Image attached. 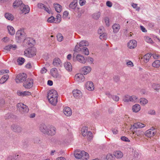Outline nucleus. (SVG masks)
Masks as SVG:
<instances>
[{
	"label": "nucleus",
	"instance_id": "f257e3e1",
	"mask_svg": "<svg viewBox=\"0 0 160 160\" xmlns=\"http://www.w3.org/2000/svg\"><path fill=\"white\" fill-rule=\"evenodd\" d=\"M74 156L76 158H82L83 160H87L89 158L88 153L83 151H75L74 153Z\"/></svg>",
	"mask_w": 160,
	"mask_h": 160
},
{
	"label": "nucleus",
	"instance_id": "f03ea898",
	"mask_svg": "<svg viewBox=\"0 0 160 160\" xmlns=\"http://www.w3.org/2000/svg\"><path fill=\"white\" fill-rule=\"evenodd\" d=\"M73 60L83 64L85 63L86 62V59L82 55L80 54H77L75 52L74 53L73 55Z\"/></svg>",
	"mask_w": 160,
	"mask_h": 160
},
{
	"label": "nucleus",
	"instance_id": "7ed1b4c3",
	"mask_svg": "<svg viewBox=\"0 0 160 160\" xmlns=\"http://www.w3.org/2000/svg\"><path fill=\"white\" fill-rule=\"evenodd\" d=\"M17 107L22 113L28 112L29 109L28 107L22 103H19L17 105Z\"/></svg>",
	"mask_w": 160,
	"mask_h": 160
},
{
	"label": "nucleus",
	"instance_id": "20e7f679",
	"mask_svg": "<svg viewBox=\"0 0 160 160\" xmlns=\"http://www.w3.org/2000/svg\"><path fill=\"white\" fill-rule=\"evenodd\" d=\"M27 77V76L25 73H21L17 75L15 80L17 83H19L24 81Z\"/></svg>",
	"mask_w": 160,
	"mask_h": 160
},
{
	"label": "nucleus",
	"instance_id": "39448f33",
	"mask_svg": "<svg viewBox=\"0 0 160 160\" xmlns=\"http://www.w3.org/2000/svg\"><path fill=\"white\" fill-rule=\"evenodd\" d=\"M24 55L27 57L31 58L36 55V52L34 49L28 48L25 51Z\"/></svg>",
	"mask_w": 160,
	"mask_h": 160
},
{
	"label": "nucleus",
	"instance_id": "423d86ee",
	"mask_svg": "<svg viewBox=\"0 0 160 160\" xmlns=\"http://www.w3.org/2000/svg\"><path fill=\"white\" fill-rule=\"evenodd\" d=\"M137 98L135 96H130L128 95H125L123 98V101L127 102H135L136 101Z\"/></svg>",
	"mask_w": 160,
	"mask_h": 160
},
{
	"label": "nucleus",
	"instance_id": "0eeeda50",
	"mask_svg": "<svg viewBox=\"0 0 160 160\" xmlns=\"http://www.w3.org/2000/svg\"><path fill=\"white\" fill-rule=\"evenodd\" d=\"M16 39L18 42L21 41L23 40H24L25 39L24 36V33L22 31L18 30L16 33Z\"/></svg>",
	"mask_w": 160,
	"mask_h": 160
},
{
	"label": "nucleus",
	"instance_id": "6e6552de",
	"mask_svg": "<svg viewBox=\"0 0 160 160\" xmlns=\"http://www.w3.org/2000/svg\"><path fill=\"white\" fill-rule=\"evenodd\" d=\"M33 85V81L31 78L26 79L23 83V86L26 88H30Z\"/></svg>",
	"mask_w": 160,
	"mask_h": 160
},
{
	"label": "nucleus",
	"instance_id": "1a4fd4ad",
	"mask_svg": "<svg viewBox=\"0 0 160 160\" xmlns=\"http://www.w3.org/2000/svg\"><path fill=\"white\" fill-rule=\"evenodd\" d=\"M155 133V128L152 127L146 131L145 133V135L148 138H151L153 137Z\"/></svg>",
	"mask_w": 160,
	"mask_h": 160
},
{
	"label": "nucleus",
	"instance_id": "9d476101",
	"mask_svg": "<svg viewBox=\"0 0 160 160\" xmlns=\"http://www.w3.org/2000/svg\"><path fill=\"white\" fill-rule=\"evenodd\" d=\"M56 133V128L52 126H48V130L47 131V134L53 135Z\"/></svg>",
	"mask_w": 160,
	"mask_h": 160
},
{
	"label": "nucleus",
	"instance_id": "9b49d317",
	"mask_svg": "<svg viewBox=\"0 0 160 160\" xmlns=\"http://www.w3.org/2000/svg\"><path fill=\"white\" fill-rule=\"evenodd\" d=\"M38 7L43 10H44L48 13H51V11L50 8H49L46 7L45 5H44L42 3H39L37 4Z\"/></svg>",
	"mask_w": 160,
	"mask_h": 160
},
{
	"label": "nucleus",
	"instance_id": "f8f14e48",
	"mask_svg": "<svg viewBox=\"0 0 160 160\" xmlns=\"http://www.w3.org/2000/svg\"><path fill=\"white\" fill-rule=\"evenodd\" d=\"M20 9L22 11V13L25 14L28 13L30 11V8L28 5H25L24 4H22Z\"/></svg>",
	"mask_w": 160,
	"mask_h": 160
},
{
	"label": "nucleus",
	"instance_id": "ddd939ff",
	"mask_svg": "<svg viewBox=\"0 0 160 160\" xmlns=\"http://www.w3.org/2000/svg\"><path fill=\"white\" fill-rule=\"evenodd\" d=\"M85 79V78L82 74L78 73L75 76V79L78 82H83Z\"/></svg>",
	"mask_w": 160,
	"mask_h": 160
},
{
	"label": "nucleus",
	"instance_id": "4468645a",
	"mask_svg": "<svg viewBox=\"0 0 160 160\" xmlns=\"http://www.w3.org/2000/svg\"><path fill=\"white\" fill-rule=\"evenodd\" d=\"M58 93L57 91L53 89L50 90L48 93V98H57Z\"/></svg>",
	"mask_w": 160,
	"mask_h": 160
},
{
	"label": "nucleus",
	"instance_id": "2eb2a0df",
	"mask_svg": "<svg viewBox=\"0 0 160 160\" xmlns=\"http://www.w3.org/2000/svg\"><path fill=\"white\" fill-rule=\"evenodd\" d=\"M91 68L90 66H84L81 69V71L84 75H87L91 71Z\"/></svg>",
	"mask_w": 160,
	"mask_h": 160
},
{
	"label": "nucleus",
	"instance_id": "dca6fc26",
	"mask_svg": "<svg viewBox=\"0 0 160 160\" xmlns=\"http://www.w3.org/2000/svg\"><path fill=\"white\" fill-rule=\"evenodd\" d=\"M145 125L144 124L142 123L141 122H138L137 123H134L133 125H132L130 128V130H132V128L133 127V129L134 128H142L145 127Z\"/></svg>",
	"mask_w": 160,
	"mask_h": 160
},
{
	"label": "nucleus",
	"instance_id": "f3484780",
	"mask_svg": "<svg viewBox=\"0 0 160 160\" xmlns=\"http://www.w3.org/2000/svg\"><path fill=\"white\" fill-rule=\"evenodd\" d=\"M137 45V42L136 40H130L128 44V46L130 49L134 48Z\"/></svg>",
	"mask_w": 160,
	"mask_h": 160
},
{
	"label": "nucleus",
	"instance_id": "a211bd4d",
	"mask_svg": "<svg viewBox=\"0 0 160 160\" xmlns=\"http://www.w3.org/2000/svg\"><path fill=\"white\" fill-rule=\"evenodd\" d=\"M72 93L74 97L77 98H79L82 96V93L79 90H74L73 91Z\"/></svg>",
	"mask_w": 160,
	"mask_h": 160
},
{
	"label": "nucleus",
	"instance_id": "6ab92c4d",
	"mask_svg": "<svg viewBox=\"0 0 160 160\" xmlns=\"http://www.w3.org/2000/svg\"><path fill=\"white\" fill-rule=\"evenodd\" d=\"M50 74L54 78H58L59 74L58 70L55 68H52L50 70Z\"/></svg>",
	"mask_w": 160,
	"mask_h": 160
},
{
	"label": "nucleus",
	"instance_id": "aec40b11",
	"mask_svg": "<svg viewBox=\"0 0 160 160\" xmlns=\"http://www.w3.org/2000/svg\"><path fill=\"white\" fill-rule=\"evenodd\" d=\"M86 87L87 89L89 91H93L94 90L93 83L91 81H88L86 84Z\"/></svg>",
	"mask_w": 160,
	"mask_h": 160
},
{
	"label": "nucleus",
	"instance_id": "412c9836",
	"mask_svg": "<svg viewBox=\"0 0 160 160\" xmlns=\"http://www.w3.org/2000/svg\"><path fill=\"white\" fill-rule=\"evenodd\" d=\"M64 114L67 116H70L72 114L71 108L68 107H65L63 110Z\"/></svg>",
	"mask_w": 160,
	"mask_h": 160
},
{
	"label": "nucleus",
	"instance_id": "4be33fe9",
	"mask_svg": "<svg viewBox=\"0 0 160 160\" xmlns=\"http://www.w3.org/2000/svg\"><path fill=\"white\" fill-rule=\"evenodd\" d=\"M11 129L14 132L19 133L22 131V128L19 126L13 125L12 126Z\"/></svg>",
	"mask_w": 160,
	"mask_h": 160
},
{
	"label": "nucleus",
	"instance_id": "5701e85b",
	"mask_svg": "<svg viewBox=\"0 0 160 160\" xmlns=\"http://www.w3.org/2000/svg\"><path fill=\"white\" fill-rule=\"evenodd\" d=\"M48 128V126H47L44 124H42L40 126V130L43 133L46 134Z\"/></svg>",
	"mask_w": 160,
	"mask_h": 160
},
{
	"label": "nucleus",
	"instance_id": "b1692460",
	"mask_svg": "<svg viewBox=\"0 0 160 160\" xmlns=\"http://www.w3.org/2000/svg\"><path fill=\"white\" fill-rule=\"evenodd\" d=\"M22 1L21 0H16L13 3V6L14 8H17L18 7H21L22 4H23Z\"/></svg>",
	"mask_w": 160,
	"mask_h": 160
},
{
	"label": "nucleus",
	"instance_id": "393cba45",
	"mask_svg": "<svg viewBox=\"0 0 160 160\" xmlns=\"http://www.w3.org/2000/svg\"><path fill=\"white\" fill-rule=\"evenodd\" d=\"M8 33L11 35H13L15 33V30L14 28L10 25L8 26L7 27Z\"/></svg>",
	"mask_w": 160,
	"mask_h": 160
},
{
	"label": "nucleus",
	"instance_id": "a878e982",
	"mask_svg": "<svg viewBox=\"0 0 160 160\" xmlns=\"http://www.w3.org/2000/svg\"><path fill=\"white\" fill-rule=\"evenodd\" d=\"M24 42H28V44L29 45L31 44L34 45L35 43V40L33 39L32 38H26L24 40Z\"/></svg>",
	"mask_w": 160,
	"mask_h": 160
},
{
	"label": "nucleus",
	"instance_id": "bb28decb",
	"mask_svg": "<svg viewBox=\"0 0 160 160\" xmlns=\"http://www.w3.org/2000/svg\"><path fill=\"white\" fill-rule=\"evenodd\" d=\"M64 67L67 70L69 71L72 70V67L71 63L69 62H66L64 63Z\"/></svg>",
	"mask_w": 160,
	"mask_h": 160
},
{
	"label": "nucleus",
	"instance_id": "cd10ccee",
	"mask_svg": "<svg viewBox=\"0 0 160 160\" xmlns=\"http://www.w3.org/2000/svg\"><path fill=\"white\" fill-rule=\"evenodd\" d=\"M61 62L60 59L58 58H55L53 61V64L56 67L61 66Z\"/></svg>",
	"mask_w": 160,
	"mask_h": 160
},
{
	"label": "nucleus",
	"instance_id": "c85d7f7f",
	"mask_svg": "<svg viewBox=\"0 0 160 160\" xmlns=\"http://www.w3.org/2000/svg\"><path fill=\"white\" fill-rule=\"evenodd\" d=\"M140 106L138 104H135L132 107L133 111L135 112H138L140 110Z\"/></svg>",
	"mask_w": 160,
	"mask_h": 160
},
{
	"label": "nucleus",
	"instance_id": "c756f323",
	"mask_svg": "<svg viewBox=\"0 0 160 160\" xmlns=\"http://www.w3.org/2000/svg\"><path fill=\"white\" fill-rule=\"evenodd\" d=\"M4 16L7 19L9 20L12 21L14 19V17L13 15L9 13H5Z\"/></svg>",
	"mask_w": 160,
	"mask_h": 160
},
{
	"label": "nucleus",
	"instance_id": "7c9ffc66",
	"mask_svg": "<svg viewBox=\"0 0 160 160\" xmlns=\"http://www.w3.org/2000/svg\"><path fill=\"white\" fill-rule=\"evenodd\" d=\"M113 32L114 33H116L118 32L120 29V26L118 24H115L112 26Z\"/></svg>",
	"mask_w": 160,
	"mask_h": 160
},
{
	"label": "nucleus",
	"instance_id": "2f4dec72",
	"mask_svg": "<svg viewBox=\"0 0 160 160\" xmlns=\"http://www.w3.org/2000/svg\"><path fill=\"white\" fill-rule=\"evenodd\" d=\"M114 156L117 158H120L123 156L122 153L120 151H117L114 153Z\"/></svg>",
	"mask_w": 160,
	"mask_h": 160
},
{
	"label": "nucleus",
	"instance_id": "473e14b6",
	"mask_svg": "<svg viewBox=\"0 0 160 160\" xmlns=\"http://www.w3.org/2000/svg\"><path fill=\"white\" fill-rule=\"evenodd\" d=\"M49 102L53 105H55L57 102V98H48Z\"/></svg>",
	"mask_w": 160,
	"mask_h": 160
},
{
	"label": "nucleus",
	"instance_id": "72a5a7b5",
	"mask_svg": "<svg viewBox=\"0 0 160 160\" xmlns=\"http://www.w3.org/2000/svg\"><path fill=\"white\" fill-rule=\"evenodd\" d=\"M9 76L8 74L3 75L0 79V83L3 84L8 79Z\"/></svg>",
	"mask_w": 160,
	"mask_h": 160
},
{
	"label": "nucleus",
	"instance_id": "f704fd0d",
	"mask_svg": "<svg viewBox=\"0 0 160 160\" xmlns=\"http://www.w3.org/2000/svg\"><path fill=\"white\" fill-rule=\"evenodd\" d=\"M54 6L57 12H61L62 7L59 4H54Z\"/></svg>",
	"mask_w": 160,
	"mask_h": 160
},
{
	"label": "nucleus",
	"instance_id": "c9c22d12",
	"mask_svg": "<svg viewBox=\"0 0 160 160\" xmlns=\"http://www.w3.org/2000/svg\"><path fill=\"white\" fill-rule=\"evenodd\" d=\"M88 131V128L86 127H83L82 129V133L83 136L85 137L87 136Z\"/></svg>",
	"mask_w": 160,
	"mask_h": 160
},
{
	"label": "nucleus",
	"instance_id": "e433bc0d",
	"mask_svg": "<svg viewBox=\"0 0 160 160\" xmlns=\"http://www.w3.org/2000/svg\"><path fill=\"white\" fill-rule=\"evenodd\" d=\"M152 55V54L151 53H148L145 55L143 56L144 62H148L149 61V60Z\"/></svg>",
	"mask_w": 160,
	"mask_h": 160
},
{
	"label": "nucleus",
	"instance_id": "4c0bfd02",
	"mask_svg": "<svg viewBox=\"0 0 160 160\" xmlns=\"http://www.w3.org/2000/svg\"><path fill=\"white\" fill-rule=\"evenodd\" d=\"M77 5V0H74L69 5V7L70 8L74 9L75 8Z\"/></svg>",
	"mask_w": 160,
	"mask_h": 160
},
{
	"label": "nucleus",
	"instance_id": "58836bf2",
	"mask_svg": "<svg viewBox=\"0 0 160 160\" xmlns=\"http://www.w3.org/2000/svg\"><path fill=\"white\" fill-rule=\"evenodd\" d=\"M134 133H135V135L137 136L141 137L144 135V132L142 131L138 130L133 132V134Z\"/></svg>",
	"mask_w": 160,
	"mask_h": 160
},
{
	"label": "nucleus",
	"instance_id": "ea45409f",
	"mask_svg": "<svg viewBox=\"0 0 160 160\" xmlns=\"http://www.w3.org/2000/svg\"><path fill=\"white\" fill-rule=\"evenodd\" d=\"M80 47H83L84 46H87L89 45L88 42L86 41H82L79 44Z\"/></svg>",
	"mask_w": 160,
	"mask_h": 160
},
{
	"label": "nucleus",
	"instance_id": "a19ab883",
	"mask_svg": "<svg viewBox=\"0 0 160 160\" xmlns=\"http://www.w3.org/2000/svg\"><path fill=\"white\" fill-rule=\"evenodd\" d=\"M18 155H13L9 156L8 158V160H16L19 158Z\"/></svg>",
	"mask_w": 160,
	"mask_h": 160
},
{
	"label": "nucleus",
	"instance_id": "79ce46f5",
	"mask_svg": "<svg viewBox=\"0 0 160 160\" xmlns=\"http://www.w3.org/2000/svg\"><path fill=\"white\" fill-rule=\"evenodd\" d=\"M109 94L108 98H112L113 100L116 101H119V97L116 95L112 96L110 95V93H108Z\"/></svg>",
	"mask_w": 160,
	"mask_h": 160
},
{
	"label": "nucleus",
	"instance_id": "37998d69",
	"mask_svg": "<svg viewBox=\"0 0 160 160\" xmlns=\"http://www.w3.org/2000/svg\"><path fill=\"white\" fill-rule=\"evenodd\" d=\"M160 66V61L156 60L152 63V66L154 67L158 68Z\"/></svg>",
	"mask_w": 160,
	"mask_h": 160
},
{
	"label": "nucleus",
	"instance_id": "c03bdc74",
	"mask_svg": "<svg viewBox=\"0 0 160 160\" xmlns=\"http://www.w3.org/2000/svg\"><path fill=\"white\" fill-rule=\"evenodd\" d=\"M140 102L141 104L144 105L148 103V100L144 98H141L140 100Z\"/></svg>",
	"mask_w": 160,
	"mask_h": 160
},
{
	"label": "nucleus",
	"instance_id": "a18cd8bd",
	"mask_svg": "<svg viewBox=\"0 0 160 160\" xmlns=\"http://www.w3.org/2000/svg\"><path fill=\"white\" fill-rule=\"evenodd\" d=\"M152 88L158 91L160 89V85L158 84L153 83L152 85Z\"/></svg>",
	"mask_w": 160,
	"mask_h": 160
},
{
	"label": "nucleus",
	"instance_id": "49530a36",
	"mask_svg": "<svg viewBox=\"0 0 160 160\" xmlns=\"http://www.w3.org/2000/svg\"><path fill=\"white\" fill-rule=\"evenodd\" d=\"M85 55H88L89 54V52L88 48L86 47L82 48V50L81 51Z\"/></svg>",
	"mask_w": 160,
	"mask_h": 160
},
{
	"label": "nucleus",
	"instance_id": "de8ad7c7",
	"mask_svg": "<svg viewBox=\"0 0 160 160\" xmlns=\"http://www.w3.org/2000/svg\"><path fill=\"white\" fill-rule=\"evenodd\" d=\"M25 61V59L19 57L17 59V62L19 65H21L24 63Z\"/></svg>",
	"mask_w": 160,
	"mask_h": 160
},
{
	"label": "nucleus",
	"instance_id": "09e8293b",
	"mask_svg": "<svg viewBox=\"0 0 160 160\" xmlns=\"http://www.w3.org/2000/svg\"><path fill=\"white\" fill-rule=\"evenodd\" d=\"M106 158L107 160H114V157L112 154L109 153L106 156Z\"/></svg>",
	"mask_w": 160,
	"mask_h": 160
},
{
	"label": "nucleus",
	"instance_id": "8fccbe9b",
	"mask_svg": "<svg viewBox=\"0 0 160 160\" xmlns=\"http://www.w3.org/2000/svg\"><path fill=\"white\" fill-rule=\"evenodd\" d=\"M144 40L147 42L152 43L153 42V41L151 38L148 36H145L144 37Z\"/></svg>",
	"mask_w": 160,
	"mask_h": 160
},
{
	"label": "nucleus",
	"instance_id": "3c124183",
	"mask_svg": "<svg viewBox=\"0 0 160 160\" xmlns=\"http://www.w3.org/2000/svg\"><path fill=\"white\" fill-rule=\"evenodd\" d=\"M99 38L101 39L106 40L107 38V34L105 33H103L100 35Z\"/></svg>",
	"mask_w": 160,
	"mask_h": 160
},
{
	"label": "nucleus",
	"instance_id": "603ef678",
	"mask_svg": "<svg viewBox=\"0 0 160 160\" xmlns=\"http://www.w3.org/2000/svg\"><path fill=\"white\" fill-rule=\"evenodd\" d=\"M100 15V13L99 12L94 13L92 15L93 18L95 19H98L99 18Z\"/></svg>",
	"mask_w": 160,
	"mask_h": 160
},
{
	"label": "nucleus",
	"instance_id": "864d4df0",
	"mask_svg": "<svg viewBox=\"0 0 160 160\" xmlns=\"http://www.w3.org/2000/svg\"><path fill=\"white\" fill-rule=\"evenodd\" d=\"M82 47H80L79 46V45H76L75 47V49L74 50L75 52H79L80 51H81L82 50Z\"/></svg>",
	"mask_w": 160,
	"mask_h": 160
},
{
	"label": "nucleus",
	"instance_id": "5fc2aeb1",
	"mask_svg": "<svg viewBox=\"0 0 160 160\" xmlns=\"http://www.w3.org/2000/svg\"><path fill=\"white\" fill-rule=\"evenodd\" d=\"M55 21V19L52 16L48 18L47 20L48 22L50 23H52L53 22L56 23V22H54Z\"/></svg>",
	"mask_w": 160,
	"mask_h": 160
},
{
	"label": "nucleus",
	"instance_id": "6e6d98bb",
	"mask_svg": "<svg viewBox=\"0 0 160 160\" xmlns=\"http://www.w3.org/2000/svg\"><path fill=\"white\" fill-rule=\"evenodd\" d=\"M57 38L58 41L61 42L63 39V37L61 34L59 33L57 35Z\"/></svg>",
	"mask_w": 160,
	"mask_h": 160
},
{
	"label": "nucleus",
	"instance_id": "4d7b16f0",
	"mask_svg": "<svg viewBox=\"0 0 160 160\" xmlns=\"http://www.w3.org/2000/svg\"><path fill=\"white\" fill-rule=\"evenodd\" d=\"M137 4L132 3V6L134 8L136 9V11H139L140 9V8L137 6Z\"/></svg>",
	"mask_w": 160,
	"mask_h": 160
},
{
	"label": "nucleus",
	"instance_id": "13d9d810",
	"mask_svg": "<svg viewBox=\"0 0 160 160\" xmlns=\"http://www.w3.org/2000/svg\"><path fill=\"white\" fill-rule=\"evenodd\" d=\"M104 28L103 27H101L99 28L98 31V32L99 34H101L102 33H104Z\"/></svg>",
	"mask_w": 160,
	"mask_h": 160
},
{
	"label": "nucleus",
	"instance_id": "bf43d9fd",
	"mask_svg": "<svg viewBox=\"0 0 160 160\" xmlns=\"http://www.w3.org/2000/svg\"><path fill=\"white\" fill-rule=\"evenodd\" d=\"M126 65L129 67H132L134 66L133 63L129 60H128L127 62Z\"/></svg>",
	"mask_w": 160,
	"mask_h": 160
},
{
	"label": "nucleus",
	"instance_id": "052dcab7",
	"mask_svg": "<svg viewBox=\"0 0 160 160\" xmlns=\"http://www.w3.org/2000/svg\"><path fill=\"white\" fill-rule=\"evenodd\" d=\"M2 41L5 43H8L10 41V39L8 37H4L2 39Z\"/></svg>",
	"mask_w": 160,
	"mask_h": 160
},
{
	"label": "nucleus",
	"instance_id": "680f3d73",
	"mask_svg": "<svg viewBox=\"0 0 160 160\" xmlns=\"http://www.w3.org/2000/svg\"><path fill=\"white\" fill-rule=\"evenodd\" d=\"M104 21L106 25L107 26H109V19L108 17H106L104 19Z\"/></svg>",
	"mask_w": 160,
	"mask_h": 160
},
{
	"label": "nucleus",
	"instance_id": "e2e57ef3",
	"mask_svg": "<svg viewBox=\"0 0 160 160\" xmlns=\"http://www.w3.org/2000/svg\"><path fill=\"white\" fill-rule=\"evenodd\" d=\"M114 81L116 82H118L120 80V77L118 76H115L113 77Z\"/></svg>",
	"mask_w": 160,
	"mask_h": 160
},
{
	"label": "nucleus",
	"instance_id": "0e129e2a",
	"mask_svg": "<svg viewBox=\"0 0 160 160\" xmlns=\"http://www.w3.org/2000/svg\"><path fill=\"white\" fill-rule=\"evenodd\" d=\"M92 132L90 131H89L87 133V137L89 138L90 139H91L92 138Z\"/></svg>",
	"mask_w": 160,
	"mask_h": 160
},
{
	"label": "nucleus",
	"instance_id": "69168bd1",
	"mask_svg": "<svg viewBox=\"0 0 160 160\" xmlns=\"http://www.w3.org/2000/svg\"><path fill=\"white\" fill-rule=\"evenodd\" d=\"M121 139L123 141H124L125 142H129L130 141L128 139L127 137L125 136H122L121 138Z\"/></svg>",
	"mask_w": 160,
	"mask_h": 160
},
{
	"label": "nucleus",
	"instance_id": "338daca9",
	"mask_svg": "<svg viewBox=\"0 0 160 160\" xmlns=\"http://www.w3.org/2000/svg\"><path fill=\"white\" fill-rule=\"evenodd\" d=\"M5 103V100L2 98H0V107L2 106Z\"/></svg>",
	"mask_w": 160,
	"mask_h": 160
},
{
	"label": "nucleus",
	"instance_id": "774afa93",
	"mask_svg": "<svg viewBox=\"0 0 160 160\" xmlns=\"http://www.w3.org/2000/svg\"><path fill=\"white\" fill-rule=\"evenodd\" d=\"M112 131L113 134H116L118 133V131L117 128H112Z\"/></svg>",
	"mask_w": 160,
	"mask_h": 160
}]
</instances>
